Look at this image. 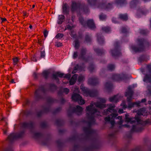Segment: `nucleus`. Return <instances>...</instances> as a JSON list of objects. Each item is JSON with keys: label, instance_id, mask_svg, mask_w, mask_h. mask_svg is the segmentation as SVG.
<instances>
[{"label": "nucleus", "instance_id": "nucleus-1", "mask_svg": "<svg viewBox=\"0 0 151 151\" xmlns=\"http://www.w3.org/2000/svg\"><path fill=\"white\" fill-rule=\"evenodd\" d=\"M100 100L101 102H92L89 106L86 107V111H88L89 113H86V116L89 119V121L88 127H84L83 130L85 133L88 136L92 135L95 133V131L91 129V126L92 125L95 124V120L94 118L98 117L100 115V112L94 107V106L95 105L96 107L100 109L105 107V104H102L106 102L105 99L104 98H100Z\"/></svg>", "mask_w": 151, "mask_h": 151}, {"label": "nucleus", "instance_id": "nucleus-2", "mask_svg": "<svg viewBox=\"0 0 151 151\" xmlns=\"http://www.w3.org/2000/svg\"><path fill=\"white\" fill-rule=\"evenodd\" d=\"M125 121L127 122H129L131 124L135 123L137 122V124L133 125L131 129V132H140L144 129V127L147 123V121H143L140 120L138 116H135L134 118L133 117H129V115H125Z\"/></svg>", "mask_w": 151, "mask_h": 151}, {"label": "nucleus", "instance_id": "nucleus-3", "mask_svg": "<svg viewBox=\"0 0 151 151\" xmlns=\"http://www.w3.org/2000/svg\"><path fill=\"white\" fill-rule=\"evenodd\" d=\"M115 107L114 105L110 104L108 109H105L103 113L104 115H109L107 117L105 118L104 120L106 122H110L112 127H113L115 124L114 119L118 115L117 111L114 109Z\"/></svg>", "mask_w": 151, "mask_h": 151}, {"label": "nucleus", "instance_id": "nucleus-4", "mask_svg": "<svg viewBox=\"0 0 151 151\" xmlns=\"http://www.w3.org/2000/svg\"><path fill=\"white\" fill-rule=\"evenodd\" d=\"M71 5V10L74 12L78 9L83 10L85 12H87L88 10L87 8L85 6H83L79 2H76L75 1H72Z\"/></svg>", "mask_w": 151, "mask_h": 151}, {"label": "nucleus", "instance_id": "nucleus-5", "mask_svg": "<svg viewBox=\"0 0 151 151\" xmlns=\"http://www.w3.org/2000/svg\"><path fill=\"white\" fill-rule=\"evenodd\" d=\"M145 43V40L143 39H138L137 40V43L138 44V47H137L134 46H132V50L135 52H138L143 50L144 49L143 44Z\"/></svg>", "mask_w": 151, "mask_h": 151}, {"label": "nucleus", "instance_id": "nucleus-6", "mask_svg": "<svg viewBox=\"0 0 151 151\" xmlns=\"http://www.w3.org/2000/svg\"><path fill=\"white\" fill-rule=\"evenodd\" d=\"M85 96L93 97L96 96L98 94V92L96 90L92 91L85 87H82L81 88Z\"/></svg>", "mask_w": 151, "mask_h": 151}, {"label": "nucleus", "instance_id": "nucleus-7", "mask_svg": "<svg viewBox=\"0 0 151 151\" xmlns=\"http://www.w3.org/2000/svg\"><path fill=\"white\" fill-rule=\"evenodd\" d=\"M79 20L81 24L83 26H85L86 24V23L84 21L83 19L82 18H80ZM86 24L88 26L90 29H94L96 27L92 19L89 20L88 21Z\"/></svg>", "mask_w": 151, "mask_h": 151}, {"label": "nucleus", "instance_id": "nucleus-8", "mask_svg": "<svg viewBox=\"0 0 151 151\" xmlns=\"http://www.w3.org/2000/svg\"><path fill=\"white\" fill-rule=\"evenodd\" d=\"M72 99L73 100L75 101H78L79 104L82 105L85 103V101L82 97L78 93L73 94L72 96Z\"/></svg>", "mask_w": 151, "mask_h": 151}, {"label": "nucleus", "instance_id": "nucleus-9", "mask_svg": "<svg viewBox=\"0 0 151 151\" xmlns=\"http://www.w3.org/2000/svg\"><path fill=\"white\" fill-rule=\"evenodd\" d=\"M53 73L52 76H63L64 74L60 71L54 72L51 70H48L44 71L42 73L43 76H48L50 73Z\"/></svg>", "mask_w": 151, "mask_h": 151}, {"label": "nucleus", "instance_id": "nucleus-10", "mask_svg": "<svg viewBox=\"0 0 151 151\" xmlns=\"http://www.w3.org/2000/svg\"><path fill=\"white\" fill-rule=\"evenodd\" d=\"M133 94V92L130 87L128 88V91L126 92L125 96L127 97V101L130 102L132 99V96Z\"/></svg>", "mask_w": 151, "mask_h": 151}, {"label": "nucleus", "instance_id": "nucleus-11", "mask_svg": "<svg viewBox=\"0 0 151 151\" xmlns=\"http://www.w3.org/2000/svg\"><path fill=\"white\" fill-rule=\"evenodd\" d=\"M23 134V133H22L21 134H19L16 133H12L8 136L7 139L11 141L17 138L22 137Z\"/></svg>", "mask_w": 151, "mask_h": 151}, {"label": "nucleus", "instance_id": "nucleus-12", "mask_svg": "<svg viewBox=\"0 0 151 151\" xmlns=\"http://www.w3.org/2000/svg\"><path fill=\"white\" fill-rule=\"evenodd\" d=\"M146 99H142L141 101H137L134 102L133 103H129L128 105V107L129 108L133 107L134 105H137V106H140V104L141 103H144L146 101Z\"/></svg>", "mask_w": 151, "mask_h": 151}, {"label": "nucleus", "instance_id": "nucleus-13", "mask_svg": "<svg viewBox=\"0 0 151 151\" xmlns=\"http://www.w3.org/2000/svg\"><path fill=\"white\" fill-rule=\"evenodd\" d=\"M40 91L45 92V89L44 86H41L37 90L35 91V96L36 98H40L39 93Z\"/></svg>", "mask_w": 151, "mask_h": 151}, {"label": "nucleus", "instance_id": "nucleus-14", "mask_svg": "<svg viewBox=\"0 0 151 151\" xmlns=\"http://www.w3.org/2000/svg\"><path fill=\"white\" fill-rule=\"evenodd\" d=\"M82 108L81 107L77 105L76 106V108H73L72 110V111L76 112L78 115L81 114L82 111Z\"/></svg>", "mask_w": 151, "mask_h": 151}, {"label": "nucleus", "instance_id": "nucleus-15", "mask_svg": "<svg viewBox=\"0 0 151 151\" xmlns=\"http://www.w3.org/2000/svg\"><path fill=\"white\" fill-rule=\"evenodd\" d=\"M22 127L24 128H32L33 126V123L31 122H23L22 123Z\"/></svg>", "mask_w": 151, "mask_h": 151}, {"label": "nucleus", "instance_id": "nucleus-16", "mask_svg": "<svg viewBox=\"0 0 151 151\" xmlns=\"http://www.w3.org/2000/svg\"><path fill=\"white\" fill-rule=\"evenodd\" d=\"M111 52L112 56L114 57H118L121 55V53L119 50L116 49L111 51Z\"/></svg>", "mask_w": 151, "mask_h": 151}, {"label": "nucleus", "instance_id": "nucleus-17", "mask_svg": "<svg viewBox=\"0 0 151 151\" xmlns=\"http://www.w3.org/2000/svg\"><path fill=\"white\" fill-rule=\"evenodd\" d=\"M88 82L89 84L93 86L96 85L99 83L98 80L96 79H89Z\"/></svg>", "mask_w": 151, "mask_h": 151}, {"label": "nucleus", "instance_id": "nucleus-18", "mask_svg": "<svg viewBox=\"0 0 151 151\" xmlns=\"http://www.w3.org/2000/svg\"><path fill=\"white\" fill-rule=\"evenodd\" d=\"M146 111L145 109L142 108L140 109L137 111V114L138 115H143L145 116L146 115Z\"/></svg>", "mask_w": 151, "mask_h": 151}, {"label": "nucleus", "instance_id": "nucleus-19", "mask_svg": "<svg viewBox=\"0 0 151 151\" xmlns=\"http://www.w3.org/2000/svg\"><path fill=\"white\" fill-rule=\"evenodd\" d=\"M83 68L78 65H77L74 68V70L72 71V73L75 74L77 72L78 70H82Z\"/></svg>", "mask_w": 151, "mask_h": 151}, {"label": "nucleus", "instance_id": "nucleus-20", "mask_svg": "<svg viewBox=\"0 0 151 151\" xmlns=\"http://www.w3.org/2000/svg\"><path fill=\"white\" fill-rule=\"evenodd\" d=\"M139 2V0H132L130 4L131 8L134 7Z\"/></svg>", "mask_w": 151, "mask_h": 151}, {"label": "nucleus", "instance_id": "nucleus-21", "mask_svg": "<svg viewBox=\"0 0 151 151\" xmlns=\"http://www.w3.org/2000/svg\"><path fill=\"white\" fill-rule=\"evenodd\" d=\"M65 19V16L63 15H59L58 17V21L59 24H61L63 22Z\"/></svg>", "mask_w": 151, "mask_h": 151}, {"label": "nucleus", "instance_id": "nucleus-22", "mask_svg": "<svg viewBox=\"0 0 151 151\" xmlns=\"http://www.w3.org/2000/svg\"><path fill=\"white\" fill-rule=\"evenodd\" d=\"M62 9L64 14H68L69 11L67 9V4L66 3H65L63 5Z\"/></svg>", "mask_w": 151, "mask_h": 151}, {"label": "nucleus", "instance_id": "nucleus-23", "mask_svg": "<svg viewBox=\"0 0 151 151\" xmlns=\"http://www.w3.org/2000/svg\"><path fill=\"white\" fill-rule=\"evenodd\" d=\"M109 101H110L113 102H117L119 101L118 96H114L113 97L110 98Z\"/></svg>", "mask_w": 151, "mask_h": 151}, {"label": "nucleus", "instance_id": "nucleus-24", "mask_svg": "<svg viewBox=\"0 0 151 151\" xmlns=\"http://www.w3.org/2000/svg\"><path fill=\"white\" fill-rule=\"evenodd\" d=\"M112 6L111 4H109L108 5V6H105V4H101L99 6V7H101L102 9H109L111 8Z\"/></svg>", "mask_w": 151, "mask_h": 151}, {"label": "nucleus", "instance_id": "nucleus-25", "mask_svg": "<svg viewBox=\"0 0 151 151\" xmlns=\"http://www.w3.org/2000/svg\"><path fill=\"white\" fill-rule=\"evenodd\" d=\"M76 77V76H72L69 81L70 85H72L75 83L76 80L77 78Z\"/></svg>", "mask_w": 151, "mask_h": 151}, {"label": "nucleus", "instance_id": "nucleus-26", "mask_svg": "<svg viewBox=\"0 0 151 151\" xmlns=\"http://www.w3.org/2000/svg\"><path fill=\"white\" fill-rule=\"evenodd\" d=\"M86 52V50L85 49H83L81 52L80 55L79 56V58L80 59H82L84 60V56L85 55Z\"/></svg>", "mask_w": 151, "mask_h": 151}, {"label": "nucleus", "instance_id": "nucleus-27", "mask_svg": "<svg viewBox=\"0 0 151 151\" xmlns=\"http://www.w3.org/2000/svg\"><path fill=\"white\" fill-rule=\"evenodd\" d=\"M119 17L120 19L124 20H127L128 19L127 15L126 14H120L119 15Z\"/></svg>", "mask_w": 151, "mask_h": 151}, {"label": "nucleus", "instance_id": "nucleus-28", "mask_svg": "<svg viewBox=\"0 0 151 151\" xmlns=\"http://www.w3.org/2000/svg\"><path fill=\"white\" fill-rule=\"evenodd\" d=\"M143 80L147 83H151V76H145Z\"/></svg>", "mask_w": 151, "mask_h": 151}, {"label": "nucleus", "instance_id": "nucleus-29", "mask_svg": "<svg viewBox=\"0 0 151 151\" xmlns=\"http://www.w3.org/2000/svg\"><path fill=\"white\" fill-rule=\"evenodd\" d=\"M105 87L108 89L112 88L113 86L112 83L110 82H107L105 85Z\"/></svg>", "mask_w": 151, "mask_h": 151}, {"label": "nucleus", "instance_id": "nucleus-30", "mask_svg": "<svg viewBox=\"0 0 151 151\" xmlns=\"http://www.w3.org/2000/svg\"><path fill=\"white\" fill-rule=\"evenodd\" d=\"M116 118L119 119V121L117 122L118 124L119 125H121L123 122V120L122 119V116H119Z\"/></svg>", "mask_w": 151, "mask_h": 151}, {"label": "nucleus", "instance_id": "nucleus-31", "mask_svg": "<svg viewBox=\"0 0 151 151\" xmlns=\"http://www.w3.org/2000/svg\"><path fill=\"white\" fill-rule=\"evenodd\" d=\"M126 2V0H116V3L118 4L121 5Z\"/></svg>", "mask_w": 151, "mask_h": 151}, {"label": "nucleus", "instance_id": "nucleus-32", "mask_svg": "<svg viewBox=\"0 0 151 151\" xmlns=\"http://www.w3.org/2000/svg\"><path fill=\"white\" fill-rule=\"evenodd\" d=\"M102 30L106 32H108L110 30V28L109 27H104L102 28Z\"/></svg>", "mask_w": 151, "mask_h": 151}, {"label": "nucleus", "instance_id": "nucleus-33", "mask_svg": "<svg viewBox=\"0 0 151 151\" xmlns=\"http://www.w3.org/2000/svg\"><path fill=\"white\" fill-rule=\"evenodd\" d=\"M96 0H88V3L91 5L96 4Z\"/></svg>", "mask_w": 151, "mask_h": 151}, {"label": "nucleus", "instance_id": "nucleus-34", "mask_svg": "<svg viewBox=\"0 0 151 151\" xmlns=\"http://www.w3.org/2000/svg\"><path fill=\"white\" fill-rule=\"evenodd\" d=\"M63 35L62 33H58L55 36L56 38L60 39L63 37Z\"/></svg>", "mask_w": 151, "mask_h": 151}, {"label": "nucleus", "instance_id": "nucleus-35", "mask_svg": "<svg viewBox=\"0 0 151 151\" xmlns=\"http://www.w3.org/2000/svg\"><path fill=\"white\" fill-rule=\"evenodd\" d=\"M75 47L76 49H78L79 46V42L78 40H76L74 42Z\"/></svg>", "mask_w": 151, "mask_h": 151}, {"label": "nucleus", "instance_id": "nucleus-36", "mask_svg": "<svg viewBox=\"0 0 151 151\" xmlns=\"http://www.w3.org/2000/svg\"><path fill=\"white\" fill-rule=\"evenodd\" d=\"M19 59L17 57L14 58L13 59V64L14 65H16L18 62Z\"/></svg>", "mask_w": 151, "mask_h": 151}, {"label": "nucleus", "instance_id": "nucleus-37", "mask_svg": "<svg viewBox=\"0 0 151 151\" xmlns=\"http://www.w3.org/2000/svg\"><path fill=\"white\" fill-rule=\"evenodd\" d=\"M115 68L114 66L112 64L109 65L108 66V70H113Z\"/></svg>", "mask_w": 151, "mask_h": 151}, {"label": "nucleus", "instance_id": "nucleus-38", "mask_svg": "<svg viewBox=\"0 0 151 151\" xmlns=\"http://www.w3.org/2000/svg\"><path fill=\"white\" fill-rule=\"evenodd\" d=\"M34 137L35 138H37L41 136V134L39 133H34Z\"/></svg>", "mask_w": 151, "mask_h": 151}, {"label": "nucleus", "instance_id": "nucleus-39", "mask_svg": "<svg viewBox=\"0 0 151 151\" xmlns=\"http://www.w3.org/2000/svg\"><path fill=\"white\" fill-rule=\"evenodd\" d=\"M50 89L52 90H54L56 89V86L54 84H51L50 85Z\"/></svg>", "mask_w": 151, "mask_h": 151}, {"label": "nucleus", "instance_id": "nucleus-40", "mask_svg": "<svg viewBox=\"0 0 151 151\" xmlns=\"http://www.w3.org/2000/svg\"><path fill=\"white\" fill-rule=\"evenodd\" d=\"M95 51L98 53L99 55H100L103 53V52L102 50L100 49H95Z\"/></svg>", "mask_w": 151, "mask_h": 151}, {"label": "nucleus", "instance_id": "nucleus-41", "mask_svg": "<svg viewBox=\"0 0 151 151\" xmlns=\"http://www.w3.org/2000/svg\"><path fill=\"white\" fill-rule=\"evenodd\" d=\"M98 40L100 44H101L103 43L104 41L103 38L98 37Z\"/></svg>", "mask_w": 151, "mask_h": 151}, {"label": "nucleus", "instance_id": "nucleus-42", "mask_svg": "<svg viewBox=\"0 0 151 151\" xmlns=\"http://www.w3.org/2000/svg\"><path fill=\"white\" fill-rule=\"evenodd\" d=\"M106 18V16L103 14H101L99 16L100 19L101 20H103Z\"/></svg>", "mask_w": 151, "mask_h": 151}, {"label": "nucleus", "instance_id": "nucleus-43", "mask_svg": "<svg viewBox=\"0 0 151 151\" xmlns=\"http://www.w3.org/2000/svg\"><path fill=\"white\" fill-rule=\"evenodd\" d=\"M45 55V50H44L41 52V57L42 58H44Z\"/></svg>", "mask_w": 151, "mask_h": 151}, {"label": "nucleus", "instance_id": "nucleus-44", "mask_svg": "<svg viewBox=\"0 0 151 151\" xmlns=\"http://www.w3.org/2000/svg\"><path fill=\"white\" fill-rule=\"evenodd\" d=\"M70 76H64V79L63 81V83H65V84L67 83H68V80L66 82H65V79H67V78H68V77H69Z\"/></svg>", "mask_w": 151, "mask_h": 151}, {"label": "nucleus", "instance_id": "nucleus-45", "mask_svg": "<svg viewBox=\"0 0 151 151\" xmlns=\"http://www.w3.org/2000/svg\"><path fill=\"white\" fill-rule=\"evenodd\" d=\"M63 92L66 94H67L69 92V90L67 88H65L63 89Z\"/></svg>", "mask_w": 151, "mask_h": 151}, {"label": "nucleus", "instance_id": "nucleus-46", "mask_svg": "<svg viewBox=\"0 0 151 151\" xmlns=\"http://www.w3.org/2000/svg\"><path fill=\"white\" fill-rule=\"evenodd\" d=\"M121 105L122 107L124 109H126L127 107V106L126 105L125 102L124 101L123 102V103L121 104Z\"/></svg>", "mask_w": 151, "mask_h": 151}, {"label": "nucleus", "instance_id": "nucleus-47", "mask_svg": "<svg viewBox=\"0 0 151 151\" xmlns=\"http://www.w3.org/2000/svg\"><path fill=\"white\" fill-rule=\"evenodd\" d=\"M31 59L32 61L34 62H36L37 60L35 55H33L31 57Z\"/></svg>", "mask_w": 151, "mask_h": 151}, {"label": "nucleus", "instance_id": "nucleus-48", "mask_svg": "<svg viewBox=\"0 0 151 151\" xmlns=\"http://www.w3.org/2000/svg\"><path fill=\"white\" fill-rule=\"evenodd\" d=\"M85 40L87 42H89L91 40V39L90 37L88 36L87 35L85 37Z\"/></svg>", "mask_w": 151, "mask_h": 151}, {"label": "nucleus", "instance_id": "nucleus-49", "mask_svg": "<svg viewBox=\"0 0 151 151\" xmlns=\"http://www.w3.org/2000/svg\"><path fill=\"white\" fill-rule=\"evenodd\" d=\"M78 56V53L77 52H74L73 55V58L74 59L76 58Z\"/></svg>", "mask_w": 151, "mask_h": 151}, {"label": "nucleus", "instance_id": "nucleus-50", "mask_svg": "<svg viewBox=\"0 0 151 151\" xmlns=\"http://www.w3.org/2000/svg\"><path fill=\"white\" fill-rule=\"evenodd\" d=\"M62 44L60 42H57L56 43L55 45L58 47H60L62 46Z\"/></svg>", "mask_w": 151, "mask_h": 151}, {"label": "nucleus", "instance_id": "nucleus-51", "mask_svg": "<svg viewBox=\"0 0 151 151\" xmlns=\"http://www.w3.org/2000/svg\"><path fill=\"white\" fill-rule=\"evenodd\" d=\"M147 32V31L145 30H142L140 31L141 33L144 35Z\"/></svg>", "mask_w": 151, "mask_h": 151}, {"label": "nucleus", "instance_id": "nucleus-52", "mask_svg": "<svg viewBox=\"0 0 151 151\" xmlns=\"http://www.w3.org/2000/svg\"><path fill=\"white\" fill-rule=\"evenodd\" d=\"M48 34V32L46 30L44 31V36L45 38H46Z\"/></svg>", "mask_w": 151, "mask_h": 151}, {"label": "nucleus", "instance_id": "nucleus-53", "mask_svg": "<svg viewBox=\"0 0 151 151\" xmlns=\"http://www.w3.org/2000/svg\"><path fill=\"white\" fill-rule=\"evenodd\" d=\"M83 76H79L78 78V81L79 82H81L83 79Z\"/></svg>", "mask_w": 151, "mask_h": 151}, {"label": "nucleus", "instance_id": "nucleus-54", "mask_svg": "<svg viewBox=\"0 0 151 151\" xmlns=\"http://www.w3.org/2000/svg\"><path fill=\"white\" fill-rule=\"evenodd\" d=\"M122 32L123 33H125L127 32V29L125 27H123L122 29Z\"/></svg>", "mask_w": 151, "mask_h": 151}, {"label": "nucleus", "instance_id": "nucleus-55", "mask_svg": "<svg viewBox=\"0 0 151 151\" xmlns=\"http://www.w3.org/2000/svg\"><path fill=\"white\" fill-rule=\"evenodd\" d=\"M5 127V129H3L4 134H6L7 131V127L6 126Z\"/></svg>", "mask_w": 151, "mask_h": 151}, {"label": "nucleus", "instance_id": "nucleus-56", "mask_svg": "<svg viewBox=\"0 0 151 151\" xmlns=\"http://www.w3.org/2000/svg\"><path fill=\"white\" fill-rule=\"evenodd\" d=\"M122 126L125 127H127V128L129 127V125H128V124H124V125H121L119 126V127L121 128Z\"/></svg>", "mask_w": 151, "mask_h": 151}, {"label": "nucleus", "instance_id": "nucleus-57", "mask_svg": "<svg viewBox=\"0 0 151 151\" xmlns=\"http://www.w3.org/2000/svg\"><path fill=\"white\" fill-rule=\"evenodd\" d=\"M38 43L40 45H42V44L43 43V41H42L41 40L39 39L38 41Z\"/></svg>", "mask_w": 151, "mask_h": 151}, {"label": "nucleus", "instance_id": "nucleus-58", "mask_svg": "<svg viewBox=\"0 0 151 151\" xmlns=\"http://www.w3.org/2000/svg\"><path fill=\"white\" fill-rule=\"evenodd\" d=\"M29 101L28 100H27V101H26L25 102V104H23V105L24 106L26 105H29Z\"/></svg>", "mask_w": 151, "mask_h": 151}, {"label": "nucleus", "instance_id": "nucleus-59", "mask_svg": "<svg viewBox=\"0 0 151 151\" xmlns=\"http://www.w3.org/2000/svg\"><path fill=\"white\" fill-rule=\"evenodd\" d=\"M71 71V69L70 68L69 69V73H68V74H66L65 76H70V73Z\"/></svg>", "mask_w": 151, "mask_h": 151}, {"label": "nucleus", "instance_id": "nucleus-60", "mask_svg": "<svg viewBox=\"0 0 151 151\" xmlns=\"http://www.w3.org/2000/svg\"><path fill=\"white\" fill-rule=\"evenodd\" d=\"M123 110L122 109H119L118 111V112L119 113H123Z\"/></svg>", "mask_w": 151, "mask_h": 151}, {"label": "nucleus", "instance_id": "nucleus-61", "mask_svg": "<svg viewBox=\"0 0 151 151\" xmlns=\"http://www.w3.org/2000/svg\"><path fill=\"white\" fill-rule=\"evenodd\" d=\"M42 111H40V112L38 113V114H37V116H40L41 115V114H42Z\"/></svg>", "mask_w": 151, "mask_h": 151}, {"label": "nucleus", "instance_id": "nucleus-62", "mask_svg": "<svg viewBox=\"0 0 151 151\" xmlns=\"http://www.w3.org/2000/svg\"><path fill=\"white\" fill-rule=\"evenodd\" d=\"M1 19L2 22H4L6 21V19L5 18H1Z\"/></svg>", "mask_w": 151, "mask_h": 151}, {"label": "nucleus", "instance_id": "nucleus-63", "mask_svg": "<svg viewBox=\"0 0 151 151\" xmlns=\"http://www.w3.org/2000/svg\"><path fill=\"white\" fill-rule=\"evenodd\" d=\"M10 82L12 83H15V82H14V79H12L11 81H10Z\"/></svg>", "mask_w": 151, "mask_h": 151}, {"label": "nucleus", "instance_id": "nucleus-64", "mask_svg": "<svg viewBox=\"0 0 151 151\" xmlns=\"http://www.w3.org/2000/svg\"><path fill=\"white\" fill-rule=\"evenodd\" d=\"M65 101V100L63 99H61V102L62 103H64V102Z\"/></svg>", "mask_w": 151, "mask_h": 151}]
</instances>
